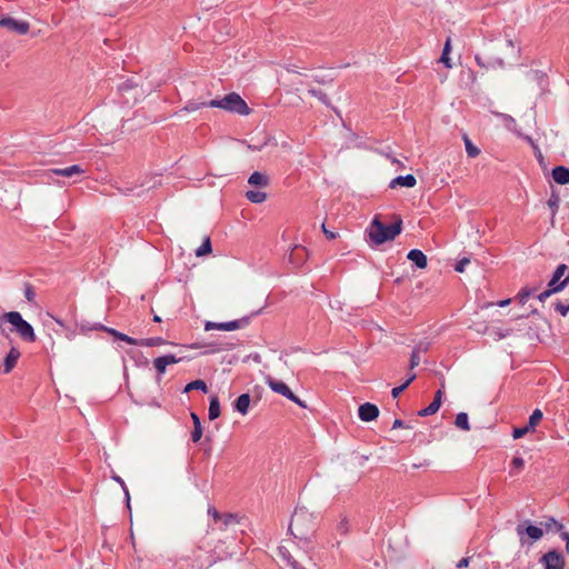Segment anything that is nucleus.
<instances>
[{"label": "nucleus", "instance_id": "obj_61", "mask_svg": "<svg viewBox=\"0 0 569 569\" xmlns=\"http://www.w3.org/2000/svg\"><path fill=\"white\" fill-rule=\"evenodd\" d=\"M416 377H417L416 373H411V375H409L408 378H406V381L402 383V385H406V389L416 379Z\"/></svg>", "mask_w": 569, "mask_h": 569}, {"label": "nucleus", "instance_id": "obj_33", "mask_svg": "<svg viewBox=\"0 0 569 569\" xmlns=\"http://www.w3.org/2000/svg\"><path fill=\"white\" fill-rule=\"evenodd\" d=\"M166 340L160 337H153V338H146V339H138V345L141 347H156L164 345Z\"/></svg>", "mask_w": 569, "mask_h": 569}, {"label": "nucleus", "instance_id": "obj_28", "mask_svg": "<svg viewBox=\"0 0 569 569\" xmlns=\"http://www.w3.org/2000/svg\"><path fill=\"white\" fill-rule=\"evenodd\" d=\"M567 269H568L567 264H565V263L559 264L556 268L550 281L548 282V287H550V288L557 287L561 282L560 279L565 276Z\"/></svg>", "mask_w": 569, "mask_h": 569}, {"label": "nucleus", "instance_id": "obj_20", "mask_svg": "<svg viewBox=\"0 0 569 569\" xmlns=\"http://www.w3.org/2000/svg\"><path fill=\"white\" fill-rule=\"evenodd\" d=\"M99 329L106 331L107 333L111 335L114 339H118V340H121V341H124L129 345H133V346H137L138 345V339H134L126 333H122L113 328H109V327H106L103 325H100L99 326Z\"/></svg>", "mask_w": 569, "mask_h": 569}, {"label": "nucleus", "instance_id": "obj_44", "mask_svg": "<svg viewBox=\"0 0 569 569\" xmlns=\"http://www.w3.org/2000/svg\"><path fill=\"white\" fill-rule=\"evenodd\" d=\"M337 531L340 536H347L349 532V522L348 519L345 517L342 518L339 523L337 525Z\"/></svg>", "mask_w": 569, "mask_h": 569}, {"label": "nucleus", "instance_id": "obj_6", "mask_svg": "<svg viewBox=\"0 0 569 569\" xmlns=\"http://www.w3.org/2000/svg\"><path fill=\"white\" fill-rule=\"evenodd\" d=\"M0 321L9 322L13 327L12 330H14L23 341H26V342H34L36 341V333H34L32 326L22 318L20 312H18V311L7 312L0 318Z\"/></svg>", "mask_w": 569, "mask_h": 569}, {"label": "nucleus", "instance_id": "obj_23", "mask_svg": "<svg viewBox=\"0 0 569 569\" xmlns=\"http://www.w3.org/2000/svg\"><path fill=\"white\" fill-rule=\"evenodd\" d=\"M552 178L559 184L569 183V169L565 166H557L552 169Z\"/></svg>", "mask_w": 569, "mask_h": 569}, {"label": "nucleus", "instance_id": "obj_30", "mask_svg": "<svg viewBox=\"0 0 569 569\" xmlns=\"http://www.w3.org/2000/svg\"><path fill=\"white\" fill-rule=\"evenodd\" d=\"M246 198L252 203H262L267 199V193L260 190H248Z\"/></svg>", "mask_w": 569, "mask_h": 569}, {"label": "nucleus", "instance_id": "obj_3", "mask_svg": "<svg viewBox=\"0 0 569 569\" xmlns=\"http://www.w3.org/2000/svg\"><path fill=\"white\" fill-rule=\"evenodd\" d=\"M495 49H506L509 51L507 56L516 58L519 53V49H516L513 41L511 39H506L505 41H500L497 44H491L486 49V53L482 57L481 54H476L475 59L479 67L489 69V68H503L505 61L502 57L495 56L492 51Z\"/></svg>", "mask_w": 569, "mask_h": 569}, {"label": "nucleus", "instance_id": "obj_40", "mask_svg": "<svg viewBox=\"0 0 569 569\" xmlns=\"http://www.w3.org/2000/svg\"><path fill=\"white\" fill-rule=\"evenodd\" d=\"M233 535L234 533H221L220 539H218L219 545L229 550V547L234 542Z\"/></svg>", "mask_w": 569, "mask_h": 569}, {"label": "nucleus", "instance_id": "obj_39", "mask_svg": "<svg viewBox=\"0 0 569 569\" xmlns=\"http://www.w3.org/2000/svg\"><path fill=\"white\" fill-rule=\"evenodd\" d=\"M211 241H210V238L207 237L202 244L196 250V256L197 257H201V256H204V254H208L211 252Z\"/></svg>", "mask_w": 569, "mask_h": 569}, {"label": "nucleus", "instance_id": "obj_21", "mask_svg": "<svg viewBox=\"0 0 569 569\" xmlns=\"http://www.w3.org/2000/svg\"><path fill=\"white\" fill-rule=\"evenodd\" d=\"M20 355H21L20 351L16 347H12L10 349V351L6 356L4 362H3V367H4L3 372L4 373H9L14 368L18 359L20 358Z\"/></svg>", "mask_w": 569, "mask_h": 569}, {"label": "nucleus", "instance_id": "obj_19", "mask_svg": "<svg viewBox=\"0 0 569 569\" xmlns=\"http://www.w3.org/2000/svg\"><path fill=\"white\" fill-rule=\"evenodd\" d=\"M407 258L419 269H425L428 264L427 256L419 249L410 250Z\"/></svg>", "mask_w": 569, "mask_h": 569}, {"label": "nucleus", "instance_id": "obj_45", "mask_svg": "<svg viewBox=\"0 0 569 569\" xmlns=\"http://www.w3.org/2000/svg\"><path fill=\"white\" fill-rule=\"evenodd\" d=\"M535 292V289H528V288H523L520 290V292L518 293V299H519V302L525 305L527 302V300L529 299V297H531Z\"/></svg>", "mask_w": 569, "mask_h": 569}, {"label": "nucleus", "instance_id": "obj_37", "mask_svg": "<svg viewBox=\"0 0 569 569\" xmlns=\"http://www.w3.org/2000/svg\"><path fill=\"white\" fill-rule=\"evenodd\" d=\"M542 411L540 409H535L532 411V413L530 415L529 417V421H528V426L529 428H531L532 430L535 429V427L541 421L542 419Z\"/></svg>", "mask_w": 569, "mask_h": 569}, {"label": "nucleus", "instance_id": "obj_60", "mask_svg": "<svg viewBox=\"0 0 569 569\" xmlns=\"http://www.w3.org/2000/svg\"><path fill=\"white\" fill-rule=\"evenodd\" d=\"M428 466H430V461L425 459L419 463H413L412 468L418 469V468L428 467Z\"/></svg>", "mask_w": 569, "mask_h": 569}, {"label": "nucleus", "instance_id": "obj_5", "mask_svg": "<svg viewBox=\"0 0 569 569\" xmlns=\"http://www.w3.org/2000/svg\"><path fill=\"white\" fill-rule=\"evenodd\" d=\"M208 107L220 108L241 116H247L251 111L246 101L236 92L228 93L222 99L208 101Z\"/></svg>", "mask_w": 569, "mask_h": 569}, {"label": "nucleus", "instance_id": "obj_22", "mask_svg": "<svg viewBox=\"0 0 569 569\" xmlns=\"http://www.w3.org/2000/svg\"><path fill=\"white\" fill-rule=\"evenodd\" d=\"M248 182L251 186H256L259 188H266L269 186L270 179L267 174H264L260 171H254L250 174Z\"/></svg>", "mask_w": 569, "mask_h": 569}, {"label": "nucleus", "instance_id": "obj_41", "mask_svg": "<svg viewBox=\"0 0 569 569\" xmlns=\"http://www.w3.org/2000/svg\"><path fill=\"white\" fill-rule=\"evenodd\" d=\"M204 107H208V101H203V102H198V101H188L187 104L183 107L182 110L184 111H188V112H192V111H197L201 108H204Z\"/></svg>", "mask_w": 569, "mask_h": 569}, {"label": "nucleus", "instance_id": "obj_53", "mask_svg": "<svg viewBox=\"0 0 569 569\" xmlns=\"http://www.w3.org/2000/svg\"><path fill=\"white\" fill-rule=\"evenodd\" d=\"M511 466L517 469V470H520L523 468L525 466V460L523 458L519 457V456H516L513 457L512 461H511Z\"/></svg>", "mask_w": 569, "mask_h": 569}, {"label": "nucleus", "instance_id": "obj_2", "mask_svg": "<svg viewBox=\"0 0 569 569\" xmlns=\"http://www.w3.org/2000/svg\"><path fill=\"white\" fill-rule=\"evenodd\" d=\"M317 528L316 517L305 507L296 508L291 516L289 532L299 541L310 542Z\"/></svg>", "mask_w": 569, "mask_h": 569}, {"label": "nucleus", "instance_id": "obj_51", "mask_svg": "<svg viewBox=\"0 0 569 569\" xmlns=\"http://www.w3.org/2000/svg\"><path fill=\"white\" fill-rule=\"evenodd\" d=\"M420 363V357H419V353H416L415 350H412L411 352V356H410V363H409V367L410 369H415L417 366H419Z\"/></svg>", "mask_w": 569, "mask_h": 569}, {"label": "nucleus", "instance_id": "obj_52", "mask_svg": "<svg viewBox=\"0 0 569 569\" xmlns=\"http://www.w3.org/2000/svg\"><path fill=\"white\" fill-rule=\"evenodd\" d=\"M113 479L121 485L123 491H124V495H126V499H127V506L128 508H130V496H129V491L124 485V481L120 478V477H113Z\"/></svg>", "mask_w": 569, "mask_h": 569}, {"label": "nucleus", "instance_id": "obj_25", "mask_svg": "<svg viewBox=\"0 0 569 569\" xmlns=\"http://www.w3.org/2000/svg\"><path fill=\"white\" fill-rule=\"evenodd\" d=\"M569 283V274L557 286V287H548L547 290L542 291L537 296V298L540 301H545L547 298H549L552 293L561 291L567 284Z\"/></svg>", "mask_w": 569, "mask_h": 569}, {"label": "nucleus", "instance_id": "obj_9", "mask_svg": "<svg viewBox=\"0 0 569 569\" xmlns=\"http://www.w3.org/2000/svg\"><path fill=\"white\" fill-rule=\"evenodd\" d=\"M249 322H250V317H243V318L232 320V321H227V322L207 321L204 325V329L207 331L212 330V329L233 331V330H238V329L247 327L249 325Z\"/></svg>", "mask_w": 569, "mask_h": 569}, {"label": "nucleus", "instance_id": "obj_12", "mask_svg": "<svg viewBox=\"0 0 569 569\" xmlns=\"http://www.w3.org/2000/svg\"><path fill=\"white\" fill-rule=\"evenodd\" d=\"M0 26L13 30L19 34H26L30 29L29 22L19 21L11 17L2 18L0 20Z\"/></svg>", "mask_w": 569, "mask_h": 569}, {"label": "nucleus", "instance_id": "obj_49", "mask_svg": "<svg viewBox=\"0 0 569 569\" xmlns=\"http://www.w3.org/2000/svg\"><path fill=\"white\" fill-rule=\"evenodd\" d=\"M555 310L559 312L562 317H566L569 312V303L563 305L561 301L555 302Z\"/></svg>", "mask_w": 569, "mask_h": 569}, {"label": "nucleus", "instance_id": "obj_31", "mask_svg": "<svg viewBox=\"0 0 569 569\" xmlns=\"http://www.w3.org/2000/svg\"><path fill=\"white\" fill-rule=\"evenodd\" d=\"M455 425L459 429H462L465 431H469L470 430V425H469L468 415L466 412H459L456 416Z\"/></svg>", "mask_w": 569, "mask_h": 569}, {"label": "nucleus", "instance_id": "obj_14", "mask_svg": "<svg viewBox=\"0 0 569 569\" xmlns=\"http://www.w3.org/2000/svg\"><path fill=\"white\" fill-rule=\"evenodd\" d=\"M181 359L177 358L174 355H164L158 357L153 360V366L159 376L166 372L167 366L178 363Z\"/></svg>", "mask_w": 569, "mask_h": 569}, {"label": "nucleus", "instance_id": "obj_56", "mask_svg": "<svg viewBox=\"0 0 569 569\" xmlns=\"http://www.w3.org/2000/svg\"><path fill=\"white\" fill-rule=\"evenodd\" d=\"M469 562H470V557H463L461 558L458 563H457V568L458 569H462V568H466L469 566Z\"/></svg>", "mask_w": 569, "mask_h": 569}, {"label": "nucleus", "instance_id": "obj_59", "mask_svg": "<svg viewBox=\"0 0 569 569\" xmlns=\"http://www.w3.org/2000/svg\"><path fill=\"white\" fill-rule=\"evenodd\" d=\"M288 566H290L292 569H306L296 559H292L290 562H288Z\"/></svg>", "mask_w": 569, "mask_h": 569}, {"label": "nucleus", "instance_id": "obj_35", "mask_svg": "<svg viewBox=\"0 0 569 569\" xmlns=\"http://www.w3.org/2000/svg\"><path fill=\"white\" fill-rule=\"evenodd\" d=\"M496 114H497V117H499L502 120L505 127L508 130H510L512 132H517V122L511 116L506 114V113H496Z\"/></svg>", "mask_w": 569, "mask_h": 569}, {"label": "nucleus", "instance_id": "obj_57", "mask_svg": "<svg viewBox=\"0 0 569 569\" xmlns=\"http://www.w3.org/2000/svg\"><path fill=\"white\" fill-rule=\"evenodd\" d=\"M560 532V537L563 541H566V550L567 552H569V532L568 531H559Z\"/></svg>", "mask_w": 569, "mask_h": 569}, {"label": "nucleus", "instance_id": "obj_47", "mask_svg": "<svg viewBox=\"0 0 569 569\" xmlns=\"http://www.w3.org/2000/svg\"><path fill=\"white\" fill-rule=\"evenodd\" d=\"M278 553H279V556L281 557V559H282L283 561H286L287 563H288V562H290L292 559H295V558L291 556V553L289 552V550H288L286 547H283V546H280V547L278 548Z\"/></svg>", "mask_w": 569, "mask_h": 569}, {"label": "nucleus", "instance_id": "obj_11", "mask_svg": "<svg viewBox=\"0 0 569 569\" xmlns=\"http://www.w3.org/2000/svg\"><path fill=\"white\" fill-rule=\"evenodd\" d=\"M516 532L521 541V543H525L523 536L527 535L532 541H538L543 536V530L540 527L528 525L525 526V523H519L516 528Z\"/></svg>", "mask_w": 569, "mask_h": 569}, {"label": "nucleus", "instance_id": "obj_26", "mask_svg": "<svg viewBox=\"0 0 569 569\" xmlns=\"http://www.w3.org/2000/svg\"><path fill=\"white\" fill-rule=\"evenodd\" d=\"M191 420L193 422V430L191 432V440L198 442L202 437V426L199 416L196 412H191Z\"/></svg>", "mask_w": 569, "mask_h": 569}, {"label": "nucleus", "instance_id": "obj_13", "mask_svg": "<svg viewBox=\"0 0 569 569\" xmlns=\"http://www.w3.org/2000/svg\"><path fill=\"white\" fill-rule=\"evenodd\" d=\"M358 416L361 421L370 422L378 418L379 409L376 405L370 402H365L360 405L358 409Z\"/></svg>", "mask_w": 569, "mask_h": 569}, {"label": "nucleus", "instance_id": "obj_58", "mask_svg": "<svg viewBox=\"0 0 569 569\" xmlns=\"http://www.w3.org/2000/svg\"><path fill=\"white\" fill-rule=\"evenodd\" d=\"M208 513L213 517V521L222 516V513H219L213 507L208 509Z\"/></svg>", "mask_w": 569, "mask_h": 569}, {"label": "nucleus", "instance_id": "obj_64", "mask_svg": "<svg viewBox=\"0 0 569 569\" xmlns=\"http://www.w3.org/2000/svg\"><path fill=\"white\" fill-rule=\"evenodd\" d=\"M509 302H510V299L501 300V301L498 302V306L499 307H506L507 305H509Z\"/></svg>", "mask_w": 569, "mask_h": 569}, {"label": "nucleus", "instance_id": "obj_34", "mask_svg": "<svg viewBox=\"0 0 569 569\" xmlns=\"http://www.w3.org/2000/svg\"><path fill=\"white\" fill-rule=\"evenodd\" d=\"M463 142L468 157L476 158L480 153V149L471 142L467 134H463Z\"/></svg>", "mask_w": 569, "mask_h": 569}, {"label": "nucleus", "instance_id": "obj_54", "mask_svg": "<svg viewBox=\"0 0 569 569\" xmlns=\"http://www.w3.org/2000/svg\"><path fill=\"white\" fill-rule=\"evenodd\" d=\"M406 390V385H401V386H398V387H395L392 390H391V396L392 398H398L400 396V393L402 391Z\"/></svg>", "mask_w": 569, "mask_h": 569}, {"label": "nucleus", "instance_id": "obj_10", "mask_svg": "<svg viewBox=\"0 0 569 569\" xmlns=\"http://www.w3.org/2000/svg\"><path fill=\"white\" fill-rule=\"evenodd\" d=\"M540 562L543 565L545 569H563L565 568V558L556 550H550L545 553Z\"/></svg>", "mask_w": 569, "mask_h": 569}, {"label": "nucleus", "instance_id": "obj_50", "mask_svg": "<svg viewBox=\"0 0 569 569\" xmlns=\"http://www.w3.org/2000/svg\"><path fill=\"white\" fill-rule=\"evenodd\" d=\"M24 297L29 302H33L36 298V292L31 284H26L24 287Z\"/></svg>", "mask_w": 569, "mask_h": 569}, {"label": "nucleus", "instance_id": "obj_1", "mask_svg": "<svg viewBox=\"0 0 569 569\" xmlns=\"http://www.w3.org/2000/svg\"><path fill=\"white\" fill-rule=\"evenodd\" d=\"M220 536L217 528H208L206 533L197 541V547L193 551L194 563L191 565L190 569H207L216 563L217 560H221L232 553L219 545L218 539H220Z\"/></svg>", "mask_w": 569, "mask_h": 569}, {"label": "nucleus", "instance_id": "obj_32", "mask_svg": "<svg viewBox=\"0 0 569 569\" xmlns=\"http://www.w3.org/2000/svg\"><path fill=\"white\" fill-rule=\"evenodd\" d=\"M191 390H200L202 392H208L207 383L203 380H194L186 385L183 392H189Z\"/></svg>", "mask_w": 569, "mask_h": 569}, {"label": "nucleus", "instance_id": "obj_17", "mask_svg": "<svg viewBox=\"0 0 569 569\" xmlns=\"http://www.w3.org/2000/svg\"><path fill=\"white\" fill-rule=\"evenodd\" d=\"M417 183V179L413 174L398 176L392 179L389 183V188L395 189L397 187L413 188Z\"/></svg>", "mask_w": 569, "mask_h": 569}, {"label": "nucleus", "instance_id": "obj_18", "mask_svg": "<svg viewBox=\"0 0 569 569\" xmlns=\"http://www.w3.org/2000/svg\"><path fill=\"white\" fill-rule=\"evenodd\" d=\"M49 173L56 174V176L66 177V178H70L72 176H74V174H82V173H84V170L80 166H78V164H72V166L66 167V168L51 169V170H49Z\"/></svg>", "mask_w": 569, "mask_h": 569}, {"label": "nucleus", "instance_id": "obj_55", "mask_svg": "<svg viewBox=\"0 0 569 569\" xmlns=\"http://www.w3.org/2000/svg\"><path fill=\"white\" fill-rule=\"evenodd\" d=\"M321 229H322V232L325 233V236L327 237V239H329V240L336 239L337 234L333 231L328 230L326 228L325 223H322Z\"/></svg>", "mask_w": 569, "mask_h": 569}, {"label": "nucleus", "instance_id": "obj_42", "mask_svg": "<svg viewBox=\"0 0 569 569\" xmlns=\"http://www.w3.org/2000/svg\"><path fill=\"white\" fill-rule=\"evenodd\" d=\"M431 342L427 339L420 340L415 347L413 350L416 353H425L430 349Z\"/></svg>", "mask_w": 569, "mask_h": 569}, {"label": "nucleus", "instance_id": "obj_15", "mask_svg": "<svg viewBox=\"0 0 569 569\" xmlns=\"http://www.w3.org/2000/svg\"><path fill=\"white\" fill-rule=\"evenodd\" d=\"M190 347L192 349L208 347L209 349L206 350V353H214V352L224 351V350H232L236 347V345L233 342H212L209 345L193 343Z\"/></svg>", "mask_w": 569, "mask_h": 569}, {"label": "nucleus", "instance_id": "obj_24", "mask_svg": "<svg viewBox=\"0 0 569 569\" xmlns=\"http://www.w3.org/2000/svg\"><path fill=\"white\" fill-rule=\"evenodd\" d=\"M250 406V395H240L233 403V409L241 415H247Z\"/></svg>", "mask_w": 569, "mask_h": 569}, {"label": "nucleus", "instance_id": "obj_16", "mask_svg": "<svg viewBox=\"0 0 569 569\" xmlns=\"http://www.w3.org/2000/svg\"><path fill=\"white\" fill-rule=\"evenodd\" d=\"M442 396H443L442 390L441 389L437 390V392L435 393V398H433L432 402L428 407L421 409L418 412V416L427 417V416L435 415L439 410V408L441 406Z\"/></svg>", "mask_w": 569, "mask_h": 569}, {"label": "nucleus", "instance_id": "obj_29", "mask_svg": "<svg viewBox=\"0 0 569 569\" xmlns=\"http://www.w3.org/2000/svg\"><path fill=\"white\" fill-rule=\"evenodd\" d=\"M541 526L545 528V530L547 532H549V531L558 532L563 529L562 523H560L553 517L546 518V520L541 522Z\"/></svg>", "mask_w": 569, "mask_h": 569}, {"label": "nucleus", "instance_id": "obj_4", "mask_svg": "<svg viewBox=\"0 0 569 569\" xmlns=\"http://www.w3.org/2000/svg\"><path fill=\"white\" fill-rule=\"evenodd\" d=\"M401 230L402 220L400 218L391 224H385L378 218H375L368 229V232L375 244H382L386 241L393 240Z\"/></svg>", "mask_w": 569, "mask_h": 569}, {"label": "nucleus", "instance_id": "obj_38", "mask_svg": "<svg viewBox=\"0 0 569 569\" xmlns=\"http://www.w3.org/2000/svg\"><path fill=\"white\" fill-rule=\"evenodd\" d=\"M449 52H450V38L447 39L443 50H442V54L440 57V62H442L447 68H451Z\"/></svg>", "mask_w": 569, "mask_h": 569}, {"label": "nucleus", "instance_id": "obj_27", "mask_svg": "<svg viewBox=\"0 0 569 569\" xmlns=\"http://www.w3.org/2000/svg\"><path fill=\"white\" fill-rule=\"evenodd\" d=\"M220 413H221V409H220L219 398L217 396H211L210 402H209V412H208L209 419L214 420L220 417Z\"/></svg>", "mask_w": 569, "mask_h": 569}, {"label": "nucleus", "instance_id": "obj_8", "mask_svg": "<svg viewBox=\"0 0 569 569\" xmlns=\"http://www.w3.org/2000/svg\"><path fill=\"white\" fill-rule=\"evenodd\" d=\"M268 386L273 392L286 397L287 399L297 403L301 408H307V403L303 400H301L300 398H298L283 381L276 380V379H268Z\"/></svg>", "mask_w": 569, "mask_h": 569}, {"label": "nucleus", "instance_id": "obj_48", "mask_svg": "<svg viewBox=\"0 0 569 569\" xmlns=\"http://www.w3.org/2000/svg\"><path fill=\"white\" fill-rule=\"evenodd\" d=\"M531 430L532 429L529 428L528 425L522 428H515L512 431V437H513V439H519V438L523 437L525 435H527Z\"/></svg>", "mask_w": 569, "mask_h": 569}, {"label": "nucleus", "instance_id": "obj_7", "mask_svg": "<svg viewBox=\"0 0 569 569\" xmlns=\"http://www.w3.org/2000/svg\"><path fill=\"white\" fill-rule=\"evenodd\" d=\"M239 525L238 517L232 513H223L219 519L209 525L210 528H217L221 533H236Z\"/></svg>", "mask_w": 569, "mask_h": 569}, {"label": "nucleus", "instance_id": "obj_43", "mask_svg": "<svg viewBox=\"0 0 569 569\" xmlns=\"http://www.w3.org/2000/svg\"><path fill=\"white\" fill-rule=\"evenodd\" d=\"M308 92L312 97L319 99L323 104L329 106V99H328L327 94L323 91L317 90V89H309Z\"/></svg>", "mask_w": 569, "mask_h": 569}, {"label": "nucleus", "instance_id": "obj_46", "mask_svg": "<svg viewBox=\"0 0 569 569\" xmlns=\"http://www.w3.org/2000/svg\"><path fill=\"white\" fill-rule=\"evenodd\" d=\"M470 263V259L465 257L460 260H458L455 264V270L459 273L463 272L466 270V267Z\"/></svg>", "mask_w": 569, "mask_h": 569}, {"label": "nucleus", "instance_id": "obj_62", "mask_svg": "<svg viewBox=\"0 0 569 569\" xmlns=\"http://www.w3.org/2000/svg\"><path fill=\"white\" fill-rule=\"evenodd\" d=\"M405 427V423L401 419H396L392 423V429L402 428Z\"/></svg>", "mask_w": 569, "mask_h": 569}, {"label": "nucleus", "instance_id": "obj_36", "mask_svg": "<svg viewBox=\"0 0 569 569\" xmlns=\"http://www.w3.org/2000/svg\"><path fill=\"white\" fill-rule=\"evenodd\" d=\"M548 207L550 208L551 210V214H552V218L555 217L558 208H559V204H560V197L558 193L556 192H552L550 198L548 199Z\"/></svg>", "mask_w": 569, "mask_h": 569}, {"label": "nucleus", "instance_id": "obj_63", "mask_svg": "<svg viewBox=\"0 0 569 569\" xmlns=\"http://www.w3.org/2000/svg\"><path fill=\"white\" fill-rule=\"evenodd\" d=\"M131 87H132V86H131V83H129V82H123V83L119 87V89H120V90H127V89H130Z\"/></svg>", "mask_w": 569, "mask_h": 569}]
</instances>
